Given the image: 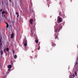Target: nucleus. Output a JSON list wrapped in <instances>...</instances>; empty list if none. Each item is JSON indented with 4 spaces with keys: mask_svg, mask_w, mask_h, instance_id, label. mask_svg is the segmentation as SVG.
I'll return each instance as SVG.
<instances>
[{
    "mask_svg": "<svg viewBox=\"0 0 78 78\" xmlns=\"http://www.w3.org/2000/svg\"><path fill=\"white\" fill-rule=\"evenodd\" d=\"M62 28V25H57V27H56L55 30V39H57L58 40H59V38L58 37V32H59L61 29Z\"/></svg>",
    "mask_w": 78,
    "mask_h": 78,
    "instance_id": "obj_1",
    "label": "nucleus"
},
{
    "mask_svg": "<svg viewBox=\"0 0 78 78\" xmlns=\"http://www.w3.org/2000/svg\"><path fill=\"white\" fill-rule=\"evenodd\" d=\"M11 67H12V66L11 65H9L8 66V68L9 69H8V70L7 72L5 73L6 75H7L9 73V71L11 70V69H10L11 68Z\"/></svg>",
    "mask_w": 78,
    "mask_h": 78,
    "instance_id": "obj_2",
    "label": "nucleus"
},
{
    "mask_svg": "<svg viewBox=\"0 0 78 78\" xmlns=\"http://www.w3.org/2000/svg\"><path fill=\"white\" fill-rule=\"evenodd\" d=\"M23 44H24V46L25 47H26L27 45V39H26V37H25V38H24Z\"/></svg>",
    "mask_w": 78,
    "mask_h": 78,
    "instance_id": "obj_3",
    "label": "nucleus"
},
{
    "mask_svg": "<svg viewBox=\"0 0 78 78\" xmlns=\"http://www.w3.org/2000/svg\"><path fill=\"white\" fill-rule=\"evenodd\" d=\"M62 21V18L61 17H58L57 20V22L58 23H60Z\"/></svg>",
    "mask_w": 78,
    "mask_h": 78,
    "instance_id": "obj_4",
    "label": "nucleus"
},
{
    "mask_svg": "<svg viewBox=\"0 0 78 78\" xmlns=\"http://www.w3.org/2000/svg\"><path fill=\"white\" fill-rule=\"evenodd\" d=\"M2 38L0 37V48H2Z\"/></svg>",
    "mask_w": 78,
    "mask_h": 78,
    "instance_id": "obj_5",
    "label": "nucleus"
},
{
    "mask_svg": "<svg viewBox=\"0 0 78 78\" xmlns=\"http://www.w3.org/2000/svg\"><path fill=\"white\" fill-rule=\"evenodd\" d=\"M33 20L31 19L30 20L29 23L32 25L33 24Z\"/></svg>",
    "mask_w": 78,
    "mask_h": 78,
    "instance_id": "obj_6",
    "label": "nucleus"
},
{
    "mask_svg": "<svg viewBox=\"0 0 78 78\" xmlns=\"http://www.w3.org/2000/svg\"><path fill=\"white\" fill-rule=\"evenodd\" d=\"M14 37V33H12V34H11L10 38L11 39H12Z\"/></svg>",
    "mask_w": 78,
    "mask_h": 78,
    "instance_id": "obj_7",
    "label": "nucleus"
},
{
    "mask_svg": "<svg viewBox=\"0 0 78 78\" xmlns=\"http://www.w3.org/2000/svg\"><path fill=\"white\" fill-rule=\"evenodd\" d=\"M34 33H35V31H34V33H33V32L32 31L31 32V35H32V36H34V35H35V34H34Z\"/></svg>",
    "mask_w": 78,
    "mask_h": 78,
    "instance_id": "obj_8",
    "label": "nucleus"
},
{
    "mask_svg": "<svg viewBox=\"0 0 78 78\" xmlns=\"http://www.w3.org/2000/svg\"><path fill=\"white\" fill-rule=\"evenodd\" d=\"M51 43L52 44L51 45H53V46H55L56 44H55V43L53 42H51Z\"/></svg>",
    "mask_w": 78,
    "mask_h": 78,
    "instance_id": "obj_9",
    "label": "nucleus"
},
{
    "mask_svg": "<svg viewBox=\"0 0 78 78\" xmlns=\"http://www.w3.org/2000/svg\"><path fill=\"white\" fill-rule=\"evenodd\" d=\"M12 23H14L15 22V19L14 18H13V20H12Z\"/></svg>",
    "mask_w": 78,
    "mask_h": 78,
    "instance_id": "obj_10",
    "label": "nucleus"
},
{
    "mask_svg": "<svg viewBox=\"0 0 78 78\" xmlns=\"http://www.w3.org/2000/svg\"><path fill=\"white\" fill-rule=\"evenodd\" d=\"M32 29H33V30H35V27H32V28H31V29L32 30Z\"/></svg>",
    "mask_w": 78,
    "mask_h": 78,
    "instance_id": "obj_11",
    "label": "nucleus"
},
{
    "mask_svg": "<svg viewBox=\"0 0 78 78\" xmlns=\"http://www.w3.org/2000/svg\"><path fill=\"white\" fill-rule=\"evenodd\" d=\"M35 42L37 43V44L38 43V40L36 39L35 41Z\"/></svg>",
    "mask_w": 78,
    "mask_h": 78,
    "instance_id": "obj_12",
    "label": "nucleus"
},
{
    "mask_svg": "<svg viewBox=\"0 0 78 78\" xmlns=\"http://www.w3.org/2000/svg\"><path fill=\"white\" fill-rule=\"evenodd\" d=\"M6 50L7 51H9V48H6Z\"/></svg>",
    "mask_w": 78,
    "mask_h": 78,
    "instance_id": "obj_13",
    "label": "nucleus"
},
{
    "mask_svg": "<svg viewBox=\"0 0 78 78\" xmlns=\"http://www.w3.org/2000/svg\"><path fill=\"white\" fill-rule=\"evenodd\" d=\"M74 73L76 76H77V73L76 72H75Z\"/></svg>",
    "mask_w": 78,
    "mask_h": 78,
    "instance_id": "obj_14",
    "label": "nucleus"
},
{
    "mask_svg": "<svg viewBox=\"0 0 78 78\" xmlns=\"http://www.w3.org/2000/svg\"><path fill=\"white\" fill-rule=\"evenodd\" d=\"M14 58H15V59L17 58V55H15L14 56Z\"/></svg>",
    "mask_w": 78,
    "mask_h": 78,
    "instance_id": "obj_15",
    "label": "nucleus"
},
{
    "mask_svg": "<svg viewBox=\"0 0 78 78\" xmlns=\"http://www.w3.org/2000/svg\"><path fill=\"white\" fill-rule=\"evenodd\" d=\"M6 27L7 28H8V27H9V25H8V24H7V25H6Z\"/></svg>",
    "mask_w": 78,
    "mask_h": 78,
    "instance_id": "obj_16",
    "label": "nucleus"
},
{
    "mask_svg": "<svg viewBox=\"0 0 78 78\" xmlns=\"http://www.w3.org/2000/svg\"><path fill=\"white\" fill-rule=\"evenodd\" d=\"M3 51L1 50V55H3Z\"/></svg>",
    "mask_w": 78,
    "mask_h": 78,
    "instance_id": "obj_17",
    "label": "nucleus"
},
{
    "mask_svg": "<svg viewBox=\"0 0 78 78\" xmlns=\"http://www.w3.org/2000/svg\"><path fill=\"white\" fill-rule=\"evenodd\" d=\"M5 11H3V12H2V14H5Z\"/></svg>",
    "mask_w": 78,
    "mask_h": 78,
    "instance_id": "obj_18",
    "label": "nucleus"
},
{
    "mask_svg": "<svg viewBox=\"0 0 78 78\" xmlns=\"http://www.w3.org/2000/svg\"><path fill=\"white\" fill-rule=\"evenodd\" d=\"M4 51L5 53V52L6 51V48H5L4 49Z\"/></svg>",
    "mask_w": 78,
    "mask_h": 78,
    "instance_id": "obj_19",
    "label": "nucleus"
},
{
    "mask_svg": "<svg viewBox=\"0 0 78 78\" xmlns=\"http://www.w3.org/2000/svg\"><path fill=\"white\" fill-rule=\"evenodd\" d=\"M12 51L13 53V54H14L15 53V52H14V50H12Z\"/></svg>",
    "mask_w": 78,
    "mask_h": 78,
    "instance_id": "obj_20",
    "label": "nucleus"
},
{
    "mask_svg": "<svg viewBox=\"0 0 78 78\" xmlns=\"http://www.w3.org/2000/svg\"><path fill=\"white\" fill-rule=\"evenodd\" d=\"M75 65H76V66L78 65V62H76L75 64Z\"/></svg>",
    "mask_w": 78,
    "mask_h": 78,
    "instance_id": "obj_21",
    "label": "nucleus"
},
{
    "mask_svg": "<svg viewBox=\"0 0 78 78\" xmlns=\"http://www.w3.org/2000/svg\"><path fill=\"white\" fill-rule=\"evenodd\" d=\"M73 77H75V74H73Z\"/></svg>",
    "mask_w": 78,
    "mask_h": 78,
    "instance_id": "obj_22",
    "label": "nucleus"
},
{
    "mask_svg": "<svg viewBox=\"0 0 78 78\" xmlns=\"http://www.w3.org/2000/svg\"><path fill=\"white\" fill-rule=\"evenodd\" d=\"M77 62H78V57H77V60H76Z\"/></svg>",
    "mask_w": 78,
    "mask_h": 78,
    "instance_id": "obj_23",
    "label": "nucleus"
},
{
    "mask_svg": "<svg viewBox=\"0 0 78 78\" xmlns=\"http://www.w3.org/2000/svg\"><path fill=\"white\" fill-rule=\"evenodd\" d=\"M16 14H17V15L19 14V12H16Z\"/></svg>",
    "mask_w": 78,
    "mask_h": 78,
    "instance_id": "obj_24",
    "label": "nucleus"
},
{
    "mask_svg": "<svg viewBox=\"0 0 78 78\" xmlns=\"http://www.w3.org/2000/svg\"><path fill=\"white\" fill-rule=\"evenodd\" d=\"M2 9H1L0 10V12H2Z\"/></svg>",
    "mask_w": 78,
    "mask_h": 78,
    "instance_id": "obj_25",
    "label": "nucleus"
},
{
    "mask_svg": "<svg viewBox=\"0 0 78 78\" xmlns=\"http://www.w3.org/2000/svg\"><path fill=\"white\" fill-rule=\"evenodd\" d=\"M19 15L18 14L17 16V17H19Z\"/></svg>",
    "mask_w": 78,
    "mask_h": 78,
    "instance_id": "obj_26",
    "label": "nucleus"
},
{
    "mask_svg": "<svg viewBox=\"0 0 78 78\" xmlns=\"http://www.w3.org/2000/svg\"><path fill=\"white\" fill-rule=\"evenodd\" d=\"M38 50H40V46H39V47L38 48Z\"/></svg>",
    "mask_w": 78,
    "mask_h": 78,
    "instance_id": "obj_27",
    "label": "nucleus"
},
{
    "mask_svg": "<svg viewBox=\"0 0 78 78\" xmlns=\"http://www.w3.org/2000/svg\"><path fill=\"white\" fill-rule=\"evenodd\" d=\"M59 15H61V13H59Z\"/></svg>",
    "mask_w": 78,
    "mask_h": 78,
    "instance_id": "obj_28",
    "label": "nucleus"
},
{
    "mask_svg": "<svg viewBox=\"0 0 78 78\" xmlns=\"http://www.w3.org/2000/svg\"><path fill=\"white\" fill-rule=\"evenodd\" d=\"M5 14H7V12H5Z\"/></svg>",
    "mask_w": 78,
    "mask_h": 78,
    "instance_id": "obj_29",
    "label": "nucleus"
},
{
    "mask_svg": "<svg viewBox=\"0 0 78 78\" xmlns=\"http://www.w3.org/2000/svg\"><path fill=\"white\" fill-rule=\"evenodd\" d=\"M2 22V21L1 20H0V23H1Z\"/></svg>",
    "mask_w": 78,
    "mask_h": 78,
    "instance_id": "obj_30",
    "label": "nucleus"
},
{
    "mask_svg": "<svg viewBox=\"0 0 78 78\" xmlns=\"http://www.w3.org/2000/svg\"><path fill=\"white\" fill-rule=\"evenodd\" d=\"M63 16H65V15H64V14H63Z\"/></svg>",
    "mask_w": 78,
    "mask_h": 78,
    "instance_id": "obj_31",
    "label": "nucleus"
},
{
    "mask_svg": "<svg viewBox=\"0 0 78 78\" xmlns=\"http://www.w3.org/2000/svg\"><path fill=\"white\" fill-rule=\"evenodd\" d=\"M21 1H20V4H21Z\"/></svg>",
    "mask_w": 78,
    "mask_h": 78,
    "instance_id": "obj_32",
    "label": "nucleus"
},
{
    "mask_svg": "<svg viewBox=\"0 0 78 78\" xmlns=\"http://www.w3.org/2000/svg\"><path fill=\"white\" fill-rule=\"evenodd\" d=\"M9 1H11V0H9Z\"/></svg>",
    "mask_w": 78,
    "mask_h": 78,
    "instance_id": "obj_33",
    "label": "nucleus"
},
{
    "mask_svg": "<svg viewBox=\"0 0 78 78\" xmlns=\"http://www.w3.org/2000/svg\"><path fill=\"white\" fill-rule=\"evenodd\" d=\"M4 17H5V15H4Z\"/></svg>",
    "mask_w": 78,
    "mask_h": 78,
    "instance_id": "obj_34",
    "label": "nucleus"
}]
</instances>
